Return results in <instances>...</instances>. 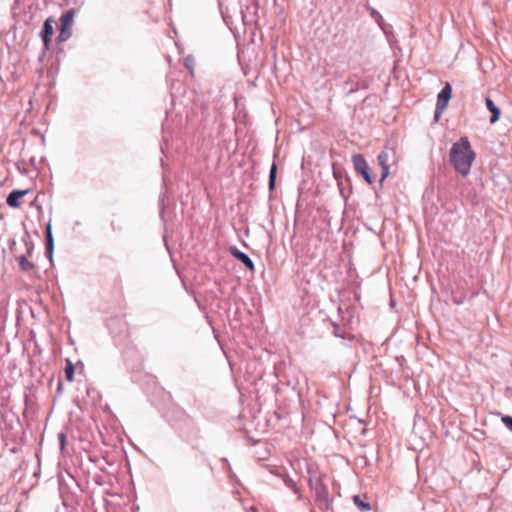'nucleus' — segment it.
Listing matches in <instances>:
<instances>
[{
  "instance_id": "obj_1",
  "label": "nucleus",
  "mask_w": 512,
  "mask_h": 512,
  "mask_svg": "<svg viewBox=\"0 0 512 512\" xmlns=\"http://www.w3.org/2000/svg\"><path fill=\"white\" fill-rule=\"evenodd\" d=\"M450 162L454 169L463 177L470 175L476 154L467 137H462L452 144Z\"/></svg>"
},
{
  "instance_id": "obj_2",
  "label": "nucleus",
  "mask_w": 512,
  "mask_h": 512,
  "mask_svg": "<svg viewBox=\"0 0 512 512\" xmlns=\"http://www.w3.org/2000/svg\"><path fill=\"white\" fill-rule=\"evenodd\" d=\"M396 157V151L394 148L385 146L381 153L378 155V164L382 169L380 182H383L390 174L389 161Z\"/></svg>"
},
{
  "instance_id": "obj_3",
  "label": "nucleus",
  "mask_w": 512,
  "mask_h": 512,
  "mask_svg": "<svg viewBox=\"0 0 512 512\" xmlns=\"http://www.w3.org/2000/svg\"><path fill=\"white\" fill-rule=\"evenodd\" d=\"M75 10H69L61 17V29L58 35V41L64 42L68 40L72 34V26L74 23Z\"/></svg>"
},
{
  "instance_id": "obj_4",
  "label": "nucleus",
  "mask_w": 512,
  "mask_h": 512,
  "mask_svg": "<svg viewBox=\"0 0 512 512\" xmlns=\"http://www.w3.org/2000/svg\"><path fill=\"white\" fill-rule=\"evenodd\" d=\"M452 95V88L449 83H446V85L443 87V89L439 92L437 96V104H436V111H435V119L438 120L440 116L442 115L443 111L447 107L449 100Z\"/></svg>"
},
{
  "instance_id": "obj_5",
  "label": "nucleus",
  "mask_w": 512,
  "mask_h": 512,
  "mask_svg": "<svg viewBox=\"0 0 512 512\" xmlns=\"http://www.w3.org/2000/svg\"><path fill=\"white\" fill-rule=\"evenodd\" d=\"M352 161H353L356 171L362 175V177L368 184H372L373 179H372L371 173L369 171V165H368L367 161L365 160V158L363 157V155H361V154L353 155Z\"/></svg>"
},
{
  "instance_id": "obj_6",
  "label": "nucleus",
  "mask_w": 512,
  "mask_h": 512,
  "mask_svg": "<svg viewBox=\"0 0 512 512\" xmlns=\"http://www.w3.org/2000/svg\"><path fill=\"white\" fill-rule=\"evenodd\" d=\"M230 253L239 261H241L250 271L255 270V265L252 259L244 252L238 250L236 247L230 248Z\"/></svg>"
},
{
  "instance_id": "obj_7",
  "label": "nucleus",
  "mask_w": 512,
  "mask_h": 512,
  "mask_svg": "<svg viewBox=\"0 0 512 512\" xmlns=\"http://www.w3.org/2000/svg\"><path fill=\"white\" fill-rule=\"evenodd\" d=\"M52 34H53V25H52V20L51 19H47L45 22H44V25L42 27V30L40 32V36L43 40V44H44V47L47 48L49 43H50V40H51V37H52Z\"/></svg>"
},
{
  "instance_id": "obj_8",
  "label": "nucleus",
  "mask_w": 512,
  "mask_h": 512,
  "mask_svg": "<svg viewBox=\"0 0 512 512\" xmlns=\"http://www.w3.org/2000/svg\"><path fill=\"white\" fill-rule=\"evenodd\" d=\"M485 103H486V107L487 109L491 112V118H490V123L491 124H494L496 123L498 120H499V117H500V109L498 106L495 105V103L493 102V100L489 97H486L485 98Z\"/></svg>"
},
{
  "instance_id": "obj_9",
  "label": "nucleus",
  "mask_w": 512,
  "mask_h": 512,
  "mask_svg": "<svg viewBox=\"0 0 512 512\" xmlns=\"http://www.w3.org/2000/svg\"><path fill=\"white\" fill-rule=\"evenodd\" d=\"M28 192H29V190L12 191L7 197V204L11 207H18L19 206L18 200L21 197L25 196Z\"/></svg>"
},
{
  "instance_id": "obj_10",
  "label": "nucleus",
  "mask_w": 512,
  "mask_h": 512,
  "mask_svg": "<svg viewBox=\"0 0 512 512\" xmlns=\"http://www.w3.org/2000/svg\"><path fill=\"white\" fill-rule=\"evenodd\" d=\"M310 486L313 490H315L316 494L318 497L320 498H324L326 496V492H327V489L326 487L322 484L321 480L316 478V479H310Z\"/></svg>"
},
{
  "instance_id": "obj_11",
  "label": "nucleus",
  "mask_w": 512,
  "mask_h": 512,
  "mask_svg": "<svg viewBox=\"0 0 512 512\" xmlns=\"http://www.w3.org/2000/svg\"><path fill=\"white\" fill-rule=\"evenodd\" d=\"M276 175H277V165L274 162L271 165L270 174H269V188H270V190H272L274 188V186H275Z\"/></svg>"
},
{
  "instance_id": "obj_12",
  "label": "nucleus",
  "mask_w": 512,
  "mask_h": 512,
  "mask_svg": "<svg viewBox=\"0 0 512 512\" xmlns=\"http://www.w3.org/2000/svg\"><path fill=\"white\" fill-rule=\"evenodd\" d=\"M47 240H48V256L51 259L52 253H53V236H52V230H51L50 224H48V226H47Z\"/></svg>"
},
{
  "instance_id": "obj_13",
  "label": "nucleus",
  "mask_w": 512,
  "mask_h": 512,
  "mask_svg": "<svg viewBox=\"0 0 512 512\" xmlns=\"http://www.w3.org/2000/svg\"><path fill=\"white\" fill-rule=\"evenodd\" d=\"M66 378L69 382L73 381L74 377V366L73 363L70 360H67V365L65 368Z\"/></svg>"
},
{
  "instance_id": "obj_14",
  "label": "nucleus",
  "mask_w": 512,
  "mask_h": 512,
  "mask_svg": "<svg viewBox=\"0 0 512 512\" xmlns=\"http://www.w3.org/2000/svg\"><path fill=\"white\" fill-rule=\"evenodd\" d=\"M354 503L363 511L370 510V505L368 503L363 502L358 495L353 497Z\"/></svg>"
},
{
  "instance_id": "obj_15",
  "label": "nucleus",
  "mask_w": 512,
  "mask_h": 512,
  "mask_svg": "<svg viewBox=\"0 0 512 512\" xmlns=\"http://www.w3.org/2000/svg\"><path fill=\"white\" fill-rule=\"evenodd\" d=\"M19 266L22 270H28L30 268V263L27 260L25 255H21L18 257Z\"/></svg>"
},
{
  "instance_id": "obj_16",
  "label": "nucleus",
  "mask_w": 512,
  "mask_h": 512,
  "mask_svg": "<svg viewBox=\"0 0 512 512\" xmlns=\"http://www.w3.org/2000/svg\"><path fill=\"white\" fill-rule=\"evenodd\" d=\"M186 67L190 70L191 74H193V65H194V58L192 56H188L185 59Z\"/></svg>"
},
{
  "instance_id": "obj_17",
  "label": "nucleus",
  "mask_w": 512,
  "mask_h": 512,
  "mask_svg": "<svg viewBox=\"0 0 512 512\" xmlns=\"http://www.w3.org/2000/svg\"><path fill=\"white\" fill-rule=\"evenodd\" d=\"M502 422L505 424V426L512 431V417L510 416H504L502 417Z\"/></svg>"
},
{
  "instance_id": "obj_18",
  "label": "nucleus",
  "mask_w": 512,
  "mask_h": 512,
  "mask_svg": "<svg viewBox=\"0 0 512 512\" xmlns=\"http://www.w3.org/2000/svg\"><path fill=\"white\" fill-rule=\"evenodd\" d=\"M58 439H59V442H60V445H61V449H64L65 447V442H66V436L64 433H59L58 435Z\"/></svg>"
}]
</instances>
